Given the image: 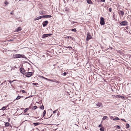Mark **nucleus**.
Instances as JSON below:
<instances>
[{"label": "nucleus", "instance_id": "1", "mask_svg": "<svg viewBox=\"0 0 131 131\" xmlns=\"http://www.w3.org/2000/svg\"><path fill=\"white\" fill-rule=\"evenodd\" d=\"M33 75V73L31 72H26L24 75L27 77H29Z\"/></svg>", "mask_w": 131, "mask_h": 131}, {"label": "nucleus", "instance_id": "2", "mask_svg": "<svg viewBox=\"0 0 131 131\" xmlns=\"http://www.w3.org/2000/svg\"><path fill=\"white\" fill-rule=\"evenodd\" d=\"M92 38V37L91 35L90 34L88 33L87 34V36L86 40L87 41H88L90 39Z\"/></svg>", "mask_w": 131, "mask_h": 131}, {"label": "nucleus", "instance_id": "3", "mask_svg": "<svg viewBox=\"0 0 131 131\" xmlns=\"http://www.w3.org/2000/svg\"><path fill=\"white\" fill-rule=\"evenodd\" d=\"M23 55L20 54H16L14 56V58H20L23 57Z\"/></svg>", "mask_w": 131, "mask_h": 131}, {"label": "nucleus", "instance_id": "4", "mask_svg": "<svg viewBox=\"0 0 131 131\" xmlns=\"http://www.w3.org/2000/svg\"><path fill=\"white\" fill-rule=\"evenodd\" d=\"M128 24V22L126 21H124L121 22L120 23V25L122 26H126Z\"/></svg>", "mask_w": 131, "mask_h": 131}, {"label": "nucleus", "instance_id": "5", "mask_svg": "<svg viewBox=\"0 0 131 131\" xmlns=\"http://www.w3.org/2000/svg\"><path fill=\"white\" fill-rule=\"evenodd\" d=\"M100 24L102 25H104L105 24L104 18L102 17L101 18Z\"/></svg>", "mask_w": 131, "mask_h": 131}, {"label": "nucleus", "instance_id": "6", "mask_svg": "<svg viewBox=\"0 0 131 131\" xmlns=\"http://www.w3.org/2000/svg\"><path fill=\"white\" fill-rule=\"evenodd\" d=\"M49 81L57 83H60V82L59 81L56 80L55 79L52 80L50 79L49 80Z\"/></svg>", "mask_w": 131, "mask_h": 131}, {"label": "nucleus", "instance_id": "7", "mask_svg": "<svg viewBox=\"0 0 131 131\" xmlns=\"http://www.w3.org/2000/svg\"><path fill=\"white\" fill-rule=\"evenodd\" d=\"M20 70V72L23 74L24 75L26 72H25V70L23 68H21Z\"/></svg>", "mask_w": 131, "mask_h": 131}, {"label": "nucleus", "instance_id": "8", "mask_svg": "<svg viewBox=\"0 0 131 131\" xmlns=\"http://www.w3.org/2000/svg\"><path fill=\"white\" fill-rule=\"evenodd\" d=\"M48 21L46 20L43 21V23L42 24L43 27L46 26L47 24L48 23Z\"/></svg>", "mask_w": 131, "mask_h": 131}, {"label": "nucleus", "instance_id": "9", "mask_svg": "<svg viewBox=\"0 0 131 131\" xmlns=\"http://www.w3.org/2000/svg\"><path fill=\"white\" fill-rule=\"evenodd\" d=\"M51 34H44L42 35V38H44L48 36H50Z\"/></svg>", "mask_w": 131, "mask_h": 131}, {"label": "nucleus", "instance_id": "10", "mask_svg": "<svg viewBox=\"0 0 131 131\" xmlns=\"http://www.w3.org/2000/svg\"><path fill=\"white\" fill-rule=\"evenodd\" d=\"M96 105L98 107H101L102 106V104L101 102H98L96 104Z\"/></svg>", "mask_w": 131, "mask_h": 131}, {"label": "nucleus", "instance_id": "11", "mask_svg": "<svg viewBox=\"0 0 131 131\" xmlns=\"http://www.w3.org/2000/svg\"><path fill=\"white\" fill-rule=\"evenodd\" d=\"M22 29L21 27H19L17 28L16 30V32H18L20 31Z\"/></svg>", "mask_w": 131, "mask_h": 131}, {"label": "nucleus", "instance_id": "12", "mask_svg": "<svg viewBox=\"0 0 131 131\" xmlns=\"http://www.w3.org/2000/svg\"><path fill=\"white\" fill-rule=\"evenodd\" d=\"M119 14L120 15H121L122 16H123L124 14V12L122 11H121L119 12Z\"/></svg>", "mask_w": 131, "mask_h": 131}, {"label": "nucleus", "instance_id": "13", "mask_svg": "<svg viewBox=\"0 0 131 131\" xmlns=\"http://www.w3.org/2000/svg\"><path fill=\"white\" fill-rule=\"evenodd\" d=\"M87 3L90 4H93L91 0H87Z\"/></svg>", "mask_w": 131, "mask_h": 131}, {"label": "nucleus", "instance_id": "14", "mask_svg": "<svg viewBox=\"0 0 131 131\" xmlns=\"http://www.w3.org/2000/svg\"><path fill=\"white\" fill-rule=\"evenodd\" d=\"M10 125V124L8 122H6L5 123V125L6 126L8 127Z\"/></svg>", "mask_w": 131, "mask_h": 131}, {"label": "nucleus", "instance_id": "15", "mask_svg": "<svg viewBox=\"0 0 131 131\" xmlns=\"http://www.w3.org/2000/svg\"><path fill=\"white\" fill-rule=\"evenodd\" d=\"M40 19V16H39V17H37V18H35L34 19V20H35V21H36V20H38L39 19Z\"/></svg>", "mask_w": 131, "mask_h": 131}, {"label": "nucleus", "instance_id": "16", "mask_svg": "<svg viewBox=\"0 0 131 131\" xmlns=\"http://www.w3.org/2000/svg\"><path fill=\"white\" fill-rule=\"evenodd\" d=\"M7 106H4L2 107V108L1 109V110H5L7 108Z\"/></svg>", "mask_w": 131, "mask_h": 131}, {"label": "nucleus", "instance_id": "17", "mask_svg": "<svg viewBox=\"0 0 131 131\" xmlns=\"http://www.w3.org/2000/svg\"><path fill=\"white\" fill-rule=\"evenodd\" d=\"M46 110H45L43 111V112L42 114V116L43 117H44L45 115L46 114Z\"/></svg>", "mask_w": 131, "mask_h": 131}, {"label": "nucleus", "instance_id": "18", "mask_svg": "<svg viewBox=\"0 0 131 131\" xmlns=\"http://www.w3.org/2000/svg\"><path fill=\"white\" fill-rule=\"evenodd\" d=\"M45 18H50L51 17L50 15H45Z\"/></svg>", "mask_w": 131, "mask_h": 131}, {"label": "nucleus", "instance_id": "19", "mask_svg": "<svg viewBox=\"0 0 131 131\" xmlns=\"http://www.w3.org/2000/svg\"><path fill=\"white\" fill-rule=\"evenodd\" d=\"M41 78H42L46 80H47V81H49V80L50 79L47 78H46L45 77H44L41 76Z\"/></svg>", "mask_w": 131, "mask_h": 131}, {"label": "nucleus", "instance_id": "20", "mask_svg": "<svg viewBox=\"0 0 131 131\" xmlns=\"http://www.w3.org/2000/svg\"><path fill=\"white\" fill-rule=\"evenodd\" d=\"M21 97V96H18L16 98V99H15V100H19L20 99V98Z\"/></svg>", "mask_w": 131, "mask_h": 131}, {"label": "nucleus", "instance_id": "21", "mask_svg": "<svg viewBox=\"0 0 131 131\" xmlns=\"http://www.w3.org/2000/svg\"><path fill=\"white\" fill-rule=\"evenodd\" d=\"M113 119L114 121H116L119 120V119L118 117H116L114 118Z\"/></svg>", "mask_w": 131, "mask_h": 131}, {"label": "nucleus", "instance_id": "22", "mask_svg": "<svg viewBox=\"0 0 131 131\" xmlns=\"http://www.w3.org/2000/svg\"><path fill=\"white\" fill-rule=\"evenodd\" d=\"M29 109L28 108H26L24 110V113H26Z\"/></svg>", "mask_w": 131, "mask_h": 131}, {"label": "nucleus", "instance_id": "23", "mask_svg": "<svg viewBox=\"0 0 131 131\" xmlns=\"http://www.w3.org/2000/svg\"><path fill=\"white\" fill-rule=\"evenodd\" d=\"M118 97L119 98H121L122 99H124V96L120 95H118Z\"/></svg>", "mask_w": 131, "mask_h": 131}, {"label": "nucleus", "instance_id": "24", "mask_svg": "<svg viewBox=\"0 0 131 131\" xmlns=\"http://www.w3.org/2000/svg\"><path fill=\"white\" fill-rule=\"evenodd\" d=\"M113 17L114 18V20H115L116 19V18L115 16V14L114 13H113Z\"/></svg>", "mask_w": 131, "mask_h": 131}, {"label": "nucleus", "instance_id": "25", "mask_svg": "<svg viewBox=\"0 0 131 131\" xmlns=\"http://www.w3.org/2000/svg\"><path fill=\"white\" fill-rule=\"evenodd\" d=\"M129 127V124L127 123L126 125V128H128Z\"/></svg>", "mask_w": 131, "mask_h": 131}, {"label": "nucleus", "instance_id": "26", "mask_svg": "<svg viewBox=\"0 0 131 131\" xmlns=\"http://www.w3.org/2000/svg\"><path fill=\"white\" fill-rule=\"evenodd\" d=\"M107 118V116H104L103 117V118L102 119V120H105Z\"/></svg>", "mask_w": 131, "mask_h": 131}, {"label": "nucleus", "instance_id": "27", "mask_svg": "<svg viewBox=\"0 0 131 131\" xmlns=\"http://www.w3.org/2000/svg\"><path fill=\"white\" fill-rule=\"evenodd\" d=\"M66 48H69V49L70 50H71L72 49V48L71 47H70V46H68V47H65Z\"/></svg>", "mask_w": 131, "mask_h": 131}, {"label": "nucleus", "instance_id": "28", "mask_svg": "<svg viewBox=\"0 0 131 131\" xmlns=\"http://www.w3.org/2000/svg\"><path fill=\"white\" fill-rule=\"evenodd\" d=\"M45 15H43V16H40V19L43 18H45Z\"/></svg>", "mask_w": 131, "mask_h": 131}, {"label": "nucleus", "instance_id": "29", "mask_svg": "<svg viewBox=\"0 0 131 131\" xmlns=\"http://www.w3.org/2000/svg\"><path fill=\"white\" fill-rule=\"evenodd\" d=\"M32 84L35 85H38V84L37 83H33Z\"/></svg>", "mask_w": 131, "mask_h": 131}, {"label": "nucleus", "instance_id": "30", "mask_svg": "<svg viewBox=\"0 0 131 131\" xmlns=\"http://www.w3.org/2000/svg\"><path fill=\"white\" fill-rule=\"evenodd\" d=\"M67 37L68 38H69L70 39H73L72 38L71 36H68Z\"/></svg>", "mask_w": 131, "mask_h": 131}, {"label": "nucleus", "instance_id": "31", "mask_svg": "<svg viewBox=\"0 0 131 131\" xmlns=\"http://www.w3.org/2000/svg\"><path fill=\"white\" fill-rule=\"evenodd\" d=\"M34 124L35 126H37L39 124L38 123H34Z\"/></svg>", "mask_w": 131, "mask_h": 131}, {"label": "nucleus", "instance_id": "32", "mask_svg": "<svg viewBox=\"0 0 131 131\" xmlns=\"http://www.w3.org/2000/svg\"><path fill=\"white\" fill-rule=\"evenodd\" d=\"M40 108L42 110H43L44 109V107L43 105H42L41 106Z\"/></svg>", "mask_w": 131, "mask_h": 131}, {"label": "nucleus", "instance_id": "33", "mask_svg": "<svg viewBox=\"0 0 131 131\" xmlns=\"http://www.w3.org/2000/svg\"><path fill=\"white\" fill-rule=\"evenodd\" d=\"M37 108V106H35L33 107L34 110H35Z\"/></svg>", "mask_w": 131, "mask_h": 131}, {"label": "nucleus", "instance_id": "34", "mask_svg": "<svg viewBox=\"0 0 131 131\" xmlns=\"http://www.w3.org/2000/svg\"><path fill=\"white\" fill-rule=\"evenodd\" d=\"M116 128L118 129H119L120 128V127L118 125L116 126Z\"/></svg>", "mask_w": 131, "mask_h": 131}, {"label": "nucleus", "instance_id": "35", "mask_svg": "<svg viewBox=\"0 0 131 131\" xmlns=\"http://www.w3.org/2000/svg\"><path fill=\"white\" fill-rule=\"evenodd\" d=\"M67 74V73L66 72H64V73H63L62 74L63 76H65Z\"/></svg>", "mask_w": 131, "mask_h": 131}, {"label": "nucleus", "instance_id": "36", "mask_svg": "<svg viewBox=\"0 0 131 131\" xmlns=\"http://www.w3.org/2000/svg\"><path fill=\"white\" fill-rule=\"evenodd\" d=\"M71 30H72L73 31H76V29L75 28Z\"/></svg>", "mask_w": 131, "mask_h": 131}, {"label": "nucleus", "instance_id": "37", "mask_svg": "<svg viewBox=\"0 0 131 131\" xmlns=\"http://www.w3.org/2000/svg\"><path fill=\"white\" fill-rule=\"evenodd\" d=\"M4 3L6 5H7L8 4V3L7 1H5L4 2Z\"/></svg>", "mask_w": 131, "mask_h": 131}, {"label": "nucleus", "instance_id": "38", "mask_svg": "<svg viewBox=\"0 0 131 131\" xmlns=\"http://www.w3.org/2000/svg\"><path fill=\"white\" fill-rule=\"evenodd\" d=\"M57 110H58V109L54 111H53V113H54H54H56V112H57Z\"/></svg>", "mask_w": 131, "mask_h": 131}, {"label": "nucleus", "instance_id": "39", "mask_svg": "<svg viewBox=\"0 0 131 131\" xmlns=\"http://www.w3.org/2000/svg\"><path fill=\"white\" fill-rule=\"evenodd\" d=\"M109 11L110 12H112V8H110L109 9Z\"/></svg>", "mask_w": 131, "mask_h": 131}, {"label": "nucleus", "instance_id": "40", "mask_svg": "<svg viewBox=\"0 0 131 131\" xmlns=\"http://www.w3.org/2000/svg\"><path fill=\"white\" fill-rule=\"evenodd\" d=\"M100 130L101 131H104V130L102 128H101L100 129Z\"/></svg>", "mask_w": 131, "mask_h": 131}, {"label": "nucleus", "instance_id": "41", "mask_svg": "<svg viewBox=\"0 0 131 131\" xmlns=\"http://www.w3.org/2000/svg\"><path fill=\"white\" fill-rule=\"evenodd\" d=\"M10 14L12 15L13 14H14L13 11H12L11 12Z\"/></svg>", "mask_w": 131, "mask_h": 131}, {"label": "nucleus", "instance_id": "42", "mask_svg": "<svg viewBox=\"0 0 131 131\" xmlns=\"http://www.w3.org/2000/svg\"><path fill=\"white\" fill-rule=\"evenodd\" d=\"M22 92L23 93H24L25 92V91L24 90H22Z\"/></svg>", "mask_w": 131, "mask_h": 131}, {"label": "nucleus", "instance_id": "43", "mask_svg": "<svg viewBox=\"0 0 131 131\" xmlns=\"http://www.w3.org/2000/svg\"><path fill=\"white\" fill-rule=\"evenodd\" d=\"M102 124H101L100 125H99V127H102Z\"/></svg>", "mask_w": 131, "mask_h": 131}, {"label": "nucleus", "instance_id": "44", "mask_svg": "<svg viewBox=\"0 0 131 131\" xmlns=\"http://www.w3.org/2000/svg\"><path fill=\"white\" fill-rule=\"evenodd\" d=\"M101 1L103 2H105V0H100Z\"/></svg>", "mask_w": 131, "mask_h": 131}, {"label": "nucleus", "instance_id": "45", "mask_svg": "<svg viewBox=\"0 0 131 131\" xmlns=\"http://www.w3.org/2000/svg\"><path fill=\"white\" fill-rule=\"evenodd\" d=\"M121 120H122L125 122H126V121H125V120L124 119H121Z\"/></svg>", "mask_w": 131, "mask_h": 131}, {"label": "nucleus", "instance_id": "46", "mask_svg": "<svg viewBox=\"0 0 131 131\" xmlns=\"http://www.w3.org/2000/svg\"><path fill=\"white\" fill-rule=\"evenodd\" d=\"M9 83L11 84H12V82L11 81H9Z\"/></svg>", "mask_w": 131, "mask_h": 131}, {"label": "nucleus", "instance_id": "47", "mask_svg": "<svg viewBox=\"0 0 131 131\" xmlns=\"http://www.w3.org/2000/svg\"><path fill=\"white\" fill-rule=\"evenodd\" d=\"M29 97H30V96H29V97H26L25 99H27L28 98H29Z\"/></svg>", "mask_w": 131, "mask_h": 131}, {"label": "nucleus", "instance_id": "48", "mask_svg": "<svg viewBox=\"0 0 131 131\" xmlns=\"http://www.w3.org/2000/svg\"><path fill=\"white\" fill-rule=\"evenodd\" d=\"M21 96V97H23V96Z\"/></svg>", "mask_w": 131, "mask_h": 131}, {"label": "nucleus", "instance_id": "49", "mask_svg": "<svg viewBox=\"0 0 131 131\" xmlns=\"http://www.w3.org/2000/svg\"><path fill=\"white\" fill-rule=\"evenodd\" d=\"M24 109V108H21V109H22V110H23V109Z\"/></svg>", "mask_w": 131, "mask_h": 131}]
</instances>
